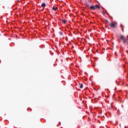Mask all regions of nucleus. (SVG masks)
Listing matches in <instances>:
<instances>
[{"mask_svg":"<svg viewBox=\"0 0 128 128\" xmlns=\"http://www.w3.org/2000/svg\"><path fill=\"white\" fill-rule=\"evenodd\" d=\"M126 40H128V39L126 38V39H124V40H123L124 44H126Z\"/></svg>","mask_w":128,"mask_h":128,"instance_id":"9","label":"nucleus"},{"mask_svg":"<svg viewBox=\"0 0 128 128\" xmlns=\"http://www.w3.org/2000/svg\"><path fill=\"white\" fill-rule=\"evenodd\" d=\"M83 84H80V88H82V86H83Z\"/></svg>","mask_w":128,"mask_h":128,"instance_id":"10","label":"nucleus"},{"mask_svg":"<svg viewBox=\"0 0 128 128\" xmlns=\"http://www.w3.org/2000/svg\"><path fill=\"white\" fill-rule=\"evenodd\" d=\"M122 32H124V28H122Z\"/></svg>","mask_w":128,"mask_h":128,"instance_id":"13","label":"nucleus"},{"mask_svg":"<svg viewBox=\"0 0 128 128\" xmlns=\"http://www.w3.org/2000/svg\"><path fill=\"white\" fill-rule=\"evenodd\" d=\"M42 6L44 8L46 6V4L45 3H42Z\"/></svg>","mask_w":128,"mask_h":128,"instance_id":"7","label":"nucleus"},{"mask_svg":"<svg viewBox=\"0 0 128 128\" xmlns=\"http://www.w3.org/2000/svg\"><path fill=\"white\" fill-rule=\"evenodd\" d=\"M120 26H122V28H123L122 25L120 24Z\"/></svg>","mask_w":128,"mask_h":128,"instance_id":"12","label":"nucleus"},{"mask_svg":"<svg viewBox=\"0 0 128 128\" xmlns=\"http://www.w3.org/2000/svg\"><path fill=\"white\" fill-rule=\"evenodd\" d=\"M116 24H116V22H112V28H116Z\"/></svg>","mask_w":128,"mask_h":128,"instance_id":"1","label":"nucleus"},{"mask_svg":"<svg viewBox=\"0 0 128 128\" xmlns=\"http://www.w3.org/2000/svg\"><path fill=\"white\" fill-rule=\"evenodd\" d=\"M120 38H121V40H126V37H124V36H122V35H121L120 36Z\"/></svg>","mask_w":128,"mask_h":128,"instance_id":"3","label":"nucleus"},{"mask_svg":"<svg viewBox=\"0 0 128 128\" xmlns=\"http://www.w3.org/2000/svg\"><path fill=\"white\" fill-rule=\"evenodd\" d=\"M109 26H110V28H112V22L110 23Z\"/></svg>","mask_w":128,"mask_h":128,"instance_id":"8","label":"nucleus"},{"mask_svg":"<svg viewBox=\"0 0 128 128\" xmlns=\"http://www.w3.org/2000/svg\"><path fill=\"white\" fill-rule=\"evenodd\" d=\"M95 8L100 10V6H98V4H96L95 6Z\"/></svg>","mask_w":128,"mask_h":128,"instance_id":"4","label":"nucleus"},{"mask_svg":"<svg viewBox=\"0 0 128 128\" xmlns=\"http://www.w3.org/2000/svg\"><path fill=\"white\" fill-rule=\"evenodd\" d=\"M62 22L64 24H66V20H62Z\"/></svg>","mask_w":128,"mask_h":128,"instance_id":"6","label":"nucleus"},{"mask_svg":"<svg viewBox=\"0 0 128 128\" xmlns=\"http://www.w3.org/2000/svg\"><path fill=\"white\" fill-rule=\"evenodd\" d=\"M90 8L92 10H96V7L94 6H92Z\"/></svg>","mask_w":128,"mask_h":128,"instance_id":"2","label":"nucleus"},{"mask_svg":"<svg viewBox=\"0 0 128 128\" xmlns=\"http://www.w3.org/2000/svg\"><path fill=\"white\" fill-rule=\"evenodd\" d=\"M59 34H60V36H62V32H59Z\"/></svg>","mask_w":128,"mask_h":128,"instance_id":"11","label":"nucleus"},{"mask_svg":"<svg viewBox=\"0 0 128 128\" xmlns=\"http://www.w3.org/2000/svg\"><path fill=\"white\" fill-rule=\"evenodd\" d=\"M58 8V7H52L53 10H56Z\"/></svg>","mask_w":128,"mask_h":128,"instance_id":"5","label":"nucleus"}]
</instances>
